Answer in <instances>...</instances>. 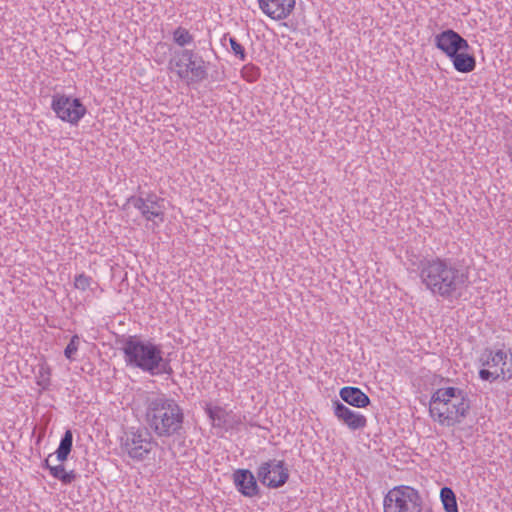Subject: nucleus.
<instances>
[{
    "mask_svg": "<svg viewBox=\"0 0 512 512\" xmlns=\"http://www.w3.org/2000/svg\"><path fill=\"white\" fill-rule=\"evenodd\" d=\"M417 270L426 289L447 300L460 298L470 283L468 271L450 258L423 257Z\"/></svg>",
    "mask_w": 512,
    "mask_h": 512,
    "instance_id": "f257e3e1",
    "label": "nucleus"
},
{
    "mask_svg": "<svg viewBox=\"0 0 512 512\" xmlns=\"http://www.w3.org/2000/svg\"><path fill=\"white\" fill-rule=\"evenodd\" d=\"M145 420L159 438H185L184 410L166 394H154L146 399Z\"/></svg>",
    "mask_w": 512,
    "mask_h": 512,
    "instance_id": "f03ea898",
    "label": "nucleus"
},
{
    "mask_svg": "<svg viewBox=\"0 0 512 512\" xmlns=\"http://www.w3.org/2000/svg\"><path fill=\"white\" fill-rule=\"evenodd\" d=\"M121 350L126 366L150 376L172 375L170 360L164 358L162 346L141 336L130 335L122 341Z\"/></svg>",
    "mask_w": 512,
    "mask_h": 512,
    "instance_id": "7ed1b4c3",
    "label": "nucleus"
},
{
    "mask_svg": "<svg viewBox=\"0 0 512 512\" xmlns=\"http://www.w3.org/2000/svg\"><path fill=\"white\" fill-rule=\"evenodd\" d=\"M471 404L468 394L458 387L437 389L431 396L429 412L442 425L460 424L469 413Z\"/></svg>",
    "mask_w": 512,
    "mask_h": 512,
    "instance_id": "20e7f679",
    "label": "nucleus"
},
{
    "mask_svg": "<svg viewBox=\"0 0 512 512\" xmlns=\"http://www.w3.org/2000/svg\"><path fill=\"white\" fill-rule=\"evenodd\" d=\"M479 363L485 367L480 369L479 377L483 381L495 382L498 379L508 381L512 378V352L504 349H483Z\"/></svg>",
    "mask_w": 512,
    "mask_h": 512,
    "instance_id": "39448f33",
    "label": "nucleus"
},
{
    "mask_svg": "<svg viewBox=\"0 0 512 512\" xmlns=\"http://www.w3.org/2000/svg\"><path fill=\"white\" fill-rule=\"evenodd\" d=\"M157 442L147 429H131L121 438L122 450L133 460L141 462L149 457Z\"/></svg>",
    "mask_w": 512,
    "mask_h": 512,
    "instance_id": "423d86ee",
    "label": "nucleus"
},
{
    "mask_svg": "<svg viewBox=\"0 0 512 512\" xmlns=\"http://www.w3.org/2000/svg\"><path fill=\"white\" fill-rule=\"evenodd\" d=\"M51 109L64 122L76 125L87 112L79 98L56 93L52 96Z\"/></svg>",
    "mask_w": 512,
    "mask_h": 512,
    "instance_id": "0eeeda50",
    "label": "nucleus"
},
{
    "mask_svg": "<svg viewBox=\"0 0 512 512\" xmlns=\"http://www.w3.org/2000/svg\"><path fill=\"white\" fill-rule=\"evenodd\" d=\"M257 477L263 485L276 489L286 484L289 470L285 467L284 461L270 459L258 467Z\"/></svg>",
    "mask_w": 512,
    "mask_h": 512,
    "instance_id": "6e6552de",
    "label": "nucleus"
},
{
    "mask_svg": "<svg viewBox=\"0 0 512 512\" xmlns=\"http://www.w3.org/2000/svg\"><path fill=\"white\" fill-rule=\"evenodd\" d=\"M126 204L139 210L147 221H152L155 218H158L161 222L164 220V199L153 192L140 196H130Z\"/></svg>",
    "mask_w": 512,
    "mask_h": 512,
    "instance_id": "1a4fd4ad",
    "label": "nucleus"
},
{
    "mask_svg": "<svg viewBox=\"0 0 512 512\" xmlns=\"http://www.w3.org/2000/svg\"><path fill=\"white\" fill-rule=\"evenodd\" d=\"M436 48L441 50L449 59L457 52L470 50V46L458 32L446 29L437 34L434 38Z\"/></svg>",
    "mask_w": 512,
    "mask_h": 512,
    "instance_id": "9d476101",
    "label": "nucleus"
},
{
    "mask_svg": "<svg viewBox=\"0 0 512 512\" xmlns=\"http://www.w3.org/2000/svg\"><path fill=\"white\" fill-rule=\"evenodd\" d=\"M332 408L335 417L350 430H361L367 426V418L363 414L351 410L341 401L333 400Z\"/></svg>",
    "mask_w": 512,
    "mask_h": 512,
    "instance_id": "9b49d317",
    "label": "nucleus"
},
{
    "mask_svg": "<svg viewBox=\"0 0 512 512\" xmlns=\"http://www.w3.org/2000/svg\"><path fill=\"white\" fill-rule=\"evenodd\" d=\"M232 480L237 491L245 497H255L260 494V488L254 474L248 469H237L232 474Z\"/></svg>",
    "mask_w": 512,
    "mask_h": 512,
    "instance_id": "f8f14e48",
    "label": "nucleus"
},
{
    "mask_svg": "<svg viewBox=\"0 0 512 512\" xmlns=\"http://www.w3.org/2000/svg\"><path fill=\"white\" fill-rule=\"evenodd\" d=\"M261 11L273 20H284L293 11L295 0H258Z\"/></svg>",
    "mask_w": 512,
    "mask_h": 512,
    "instance_id": "ddd939ff",
    "label": "nucleus"
},
{
    "mask_svg": "<svg viewBox=\"0 0 512 512\" xmlns=\"http://www.w3.org/2000/svg\"><path fill=\"white\" fill-rule=\"evenodd\" d=\"M339 396L345 403L356 408H365L371 403L368 395L358 387L345 386L340 389Z\"/></svg>",
    "mask_w": 512,
    "mask_h": 512,
    "instance_id": "4468645a",
    "label": "nucleus"
},
{
    "mask_svg": "<svg viewBox=\"0 0 512 512\" xmlns=\"http://www.w3.org/2000/svg\"><path fill=\"white\" fill-rule=\"evenodd\" d=\"M468 51L469 50H462L461 52L455 53V55L450 58L456 71L469 73L475 69L476 59L474 55L470 54Z\"/></svg>",
    "mask_w": 512,
    "mask_h": 512,
    "instance_id": "2eb2a0df",
    "label": "nucleus"
},
{
    "mask_svg": "<svg viewBox=\"0 0 512 512\" xmlns=\"http://www.w3.org/2000/svg\"><path fill=\"white\" fill-rule=\"evenodd\" d=\"M72 445H73V433L70 429H67L61 440H60V443H59V446L55 452L56 454V459L63 463L64 461L67 460L71 450H72Z\"/></svg>",
    "mask_w": 512,
    "mask_h": 512,
    "instance_id": "dca6fc26",
    "label": "nucleus"
},
{
    "mask_svg": "<svg viewBox=\"0 0 512 512\" xmlns=\"http://www.w3.org/2000/svg\"><path fill=\"white\" fill-rule=\"evenodd\" d=\"M205 412L212 421V425L214 427L223 428L226 426L228 413L224 408L207 404Z\"/></svg>",
    "mask_w": 512,
    "mask_h": 512,
    "instance_id": "f3484780",
    "label": "nucleus"
},
{
    "mask_svg": "<svg viewBox=\"0 0 512 512\" xmlns=\"http://www.w3.org/2000/svg\"><path fill=\"white\" fill-rule=\"evenodd\" d=\"M440 499L445 512H459L456 495L450 487L441 488Z\"/></svg>",
    "mask_w": 512,
    "mask_h": 512,
    "instance_id": "a211bd4d",
    "label": "nucleus"
},
{
    "mask_svg": "<svg viewBox=\"0 0 512 512\" xmlns=\"http://www.w3.org/2000/svg\"><path fill=\"white\" fill-rule=\"evenodd\" d=\"M50 474L64 485L71 484L77 478L75 471L71 470L67 472L61 462L59 465H54L53 468L50 469Z\"/></svg>",
    "mask_w": 512,
    "mask_h": 512,
    "instance_id": "6ab92c4d",
    "label": "nucleus"
},
{
    "mask_svg": "<svg viewBox=\"0 0 512 512\" xmlns=\"http://www.w3.org/2000/svg\"><path fill=\"white\" fill-rule=\"evenodd\" d=\"M209 62H205L202 58H199V63L195 67H191L189 74L191 75L189 78V83H199L205 80L208 76L207 66Z\"/></svg>",
    "mask_w": 512,
    "mask_h": 512,
    "instance_id": "aec40b11",
    "label": "nucleus"
},
{
    "mask_svg": "<svg viewBox=\"0 0 512 512\" xmlns=\"http://www.w3.org/2000/svg\"><path fill=\"white\" fill-rule=\"evenodd\" d=\"M194 40L193 35L189 32L188 29L179 26L173 31V41L179 47H185L191 44Z\"/></svg>",
    "mask_w": 512,
    "mask_h": 512,
    "instance_id": "412c9836",
    "label": "nucleus"
},
{
    "mask_svg": "<svg viewBox=\"0 0 512 512\" xmlns=\"http://www.w3.org/2000/svg\"><path fill=\"white\" fill-rule=\"evenodd\" d=\"M260 75V68L252 63L244 65L241 69L242 78L249 83L256 82Z\"/></svg>",
    "mask_w": 512,
    "mask_h": 512,
    "instance_id": "4be33fe9",
    "label": "nucleus"
},
{
    "mask_svg": "<svg viewBox=\"0 0 512 512\" xmlns=\"http://www.w3.org/2000/svg\"><path fill=\"white\" fill-rule=\"evenodd\" d=\"M50 368L46 364L39 365L38 373L36 374L37 384L43 389L50 386Z\"/></svg>",
    "mask_w": 512,
    "mask_h": 512,
    "instance_id": "5701e85b",
    "label": "nucleus"
},
{
    "mask_svg": "<svg viewBox=\"0 0 512 512\" xmlns=\"http://www.w3.org/2000/svg\"><path fill=\"white\" fill-rule=\"evenodd\" d=\"M228 41H229L231 51L233 52V54L237 58H239L241 61H245L246 60V52H245V48L243 47V45L240 44L237 41V39L234 37H229Z\"/></svg>",
    "mask_w": 512,
    "mask_h": 512,
    "instance_id": "b1692460",
    "label": "nucleus"
},
{
    "mask_svg": "<svg viewBox=\"0 0 512 512\" xmlns=\"http://www.w3.org/2000/svg\"><path fill=\"white\" fill-rule=\"evenodd\" d=\"M197 55L198 54L192 49H183L178 52L180 58L175 61V66L181 68L185 64L184 61L188 62L191 59L197 58Z\"/></svg>",
    "mask_w": 512,
    "mask_h": 512,
    "instance_id": "393cba45",
    "label": "nucleus"
},
{
    "mask_svg": "<svg viewBox=\"0 0 512 512\" xmlns=\"http://www.w3.org/2000/svg\"><path fill=\"white\" fill-rule=\"evenodd\" d=\"M92 282V278L84 273L75 276L74 286L76 289L85 291L87 290Z\"/></svg>",
    "mask_w": 512,
    "mask_h": 512,
    "instance_id": "a878e982",
    "label": "nucleus"
},
{
    "mask_svg": "<svg viewBox=\"0 0 512 512\" xmlns=\"http://www.w3.org/2000/svg\"><path fill=\"white\" fill-rule=\"evenodd\" d=\"M78 345H79L78 335L72 336L70 342L68 343V345L66 346V348L64 350V355L67 359H69V360L74 359V355L78 350Z\"/></svg>",
    "mask_w": 512,
    "mask_h": 512,
    "instance_id": "bb28decb",
    "label": "nucleus"
},
{
    "mask_svg": "<svg viewBox=\"0 0 512 512\" xmlns=\"http://www.w3.org/2000/svg\"><path fill=\"white\" fill-rule=\"evenodd\" d=\"M199 58H201L200 56L197 55V58H194V59H191L190 61L186 62L183 66L184 68L182 69H179L177 71V75L181 78V79H188L189 77V71L191 70V67H195L196 65H198L199 63Z\"/></svg>",
    "mask_w": 512,
    "mask_h": 512,
    "instance_id": "cd10ccee",
    "label": "nucleus"
},
{
    "mask_svg": "<svg viewBox=\"0 0 512 512\" xmlns=\"http://www.w3.org/2000/svg\"><path fill=\"white\" fill-rule=\"evenodd\" d=\"M53 458V454H50L44 461H43V464H42V467L45 468V469H48L50 471L51 468H53L54 465H51V460Z\"/></svg>",
    "mask_w": 512,
    "mask_h": 512,
    "instance_id": "c85d7f7f",
    "label": "nucleus"
},
{
    "mask_svg": "<svg viewBox=\"0 0 512 512\" xmlns=\"http://www.w3.org/2000/svg\"><path fill=\"white\" fill-rule=\"evenodd\" d=\"M507 153H508L509 159L512 163V143L507 146Z\"/></svg>",
    "mask_w": 512,
    "mask_h": 512,
    "instance_id": "c756f323",
    "label": "nucleus"
},
{
    "mask_svg": "<svg viewBox=\"0 0 512 512\" xmlns=\"http://www.w3.org/2000/svg\"><path fill=\"white\" fill-rule=\"evenodd\" d=\"M227 40V35H224L223 38H222V43L224 44V42Z\"/></svg>",
    "mask_w": 512,
    "mask_h": 512,
    "instance_id": "7c9ffc66",
    "label": "nucleus"
}]
</instances>
